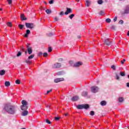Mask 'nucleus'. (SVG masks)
<instances>
[{"instance_id": "nucleus-17", "label": "nucleus", "mask_w": 129, "mask_h": 129, "mask_svg": "<svg viewBox=\"0 0 129 129\" xmlns=\"http://www.w3.org/2000/svg\"><path fill=\"white\" fill-rule=\"evenodd\" d=\"M21 108L22 110H27V109H28V106L22 105L21 106Z\"/></svg>"}, {"instance_id": "nucleus-1", "label": "nucleus", "mask_w": 129, "mask_h": 129, "mask_svg": "<svg viewBox=\"0 0 129 129\" xmlns=\"http://www.w3.org/2000/svg\"><path fill=\"white\" fill-rule=\"evenodd\" d=\"M4 110H6L9 114H15L17 111V107L15 106L6 105L4 108Z\"/></svg>"}, {"instance_id": "nucleus-16", "label": "nucleus", "mask_w": 129, "mask_h": 129, "mask_svg": "<svg viewBox=\"0 0 129 129\" xmlns=\"http://www.w3.org/2000/svg\"><path fill=\"white\" fill-rule=\"evenodd\" d=\"M22 104L24 106H28V102H27L26 100H23L22 101Z\"/></svg>"}, {"instance_id": "nucleus-45", "label": "nucleus", "mask_w": 129, "mask_h": 129, "mask_svg": "<svg viewBox=\"0 0 129 129\" xmlns=\"http://www.w3.org/2000/svg\"><path fill=\"white\" fill-rule=\"evenodd\" d=\"M111 29H112V30H114V29H115V26H114V25H111Z\"/></svg>"}, {"instance_id": "nucleus-39", "label": "nucleus", "mask_w": 129, "mask_h": 129, "mask_svg": "<svg viewBox=\"0 0 129 129\" xmlns=\"http://www.w3.org/2000/svg\"><path fill=\"white\" fill-rule=\"evenodd\" d=\"M15 82H16V84H20V83H21V82H20V80H17Z\"/></svg>"}, {"instance_id": "nucleus-51", "label": "nucleus", "mask_w": 129, "mask_h": 129, "mask_svg": "<svg viewBox=\"0 0 129 129\" xmlns=\"http://www.w3.org/2000/svg\"><path fill=\"white\" fill-rule=\"evenodd\" d=\"M42 55H43V52H39V53H38L39 56H42Z\"/></svg>"}, {"instance_id": "nucleus-23", "label": "nucleus", "mask_w": 129, "mask_h": 129, "mask_svg": "<svg viewBox=\"0 0 129 129\" xmlns=\"http://www.w3.org/2000/svg\"><path fill=\"white\" fill-rule=\"evenodd\" d=\"M46 14H47V15H50V14H51V13H52V11L49 9H47L45 11Z\"/></svg>"}, {"instance_id": "nucleus-19", "label": "nucleus", "mask_w": 129, "mask_h": 129, "mask_svg": "<svg viewBox=\"0 0 129 129\" xmlns=\"http://www.w3.org/2000/svg\"><path fill=\"white\" fill-rule=\"evenodd\" d=\"M100 104L101 105H102V106H104L105 105H106V101H105V100L102 101L100 102Z\"/></svg>"}, {"instance_id": "nucleus-6", "label": "nucleus", "mask_w": 129, "mask_h": 129, "mask_svg": "<svg viewBox=\"0 0 129 129\" xmlns=\"http://www.w3.org/2000/svg\"><path fill=\"white\" fill-rule=\"evenodd\" d=\"M26 46L27 48V51L29 55H31L32 53H33V49L32 47H30V44H26Z\"/></svg>"}, {"instance_id": "nucleus-62", "label": "nucleus", "mask_w": 129, "mask_h": 129, "mask_svg": "<svg viewBox=\"0 0 129 129\" xmlns=\"http://www.w3.org/2000/svg\"><path fill=\"white\" fill-rule=\"evenodd\" d=\"M65 115H66V116H67V115H68V114H67L66 113V114H65Z\"/></svg>"}, {"instance_id": "nucleus-14", "label": "nucleus", "mask_w": 129, "mask_h": 129, "mask_svg": "<svg viewBox=\"0 0 129 129\" xmlns=\"http://www.w3.org/2000/svg\"><path fill=\"white\" fill-rule=\"evenodd\" d=\"M81 65H82V63L80 61H79L74 64V67H79V66H81Z\"/></svg>"}, {"instance_id": "nucleus-3", "label": "nucleus", "mask_w": 129, "mask_h": 129, "mask_svg": "<svg viewBox=\"0 0 129 129\" xmlns=\"http://www.w3.org/2000/svg\"><path fill=\"white\" fill-rule=\"evenodd\" d=\"M25 26L27 29H30V30L35 28V25H34V23H26Z\"/></svg>"}, {"instance_id": "nucleus-48", "label": "nucleus", "mask_w": 129, "mask_h": 129, "mask_svg": "<svg viewBox=\"0 0 129 129\" xmlns=\"http://www.w3.org/2000/svg\"><path fill=\"white\" fill-rule=\"evenodd\" d=\"M51 91H52V89H50V90L47 91V92H46V94H48V93H50V92H51Z\"/></svg>"}, {"instance_id": "nucleus-2", "label": "nucleus", "mask_w": 129, "mask_h": 129, "mask_svg": "<svg viewBox=\"0 0 129 129\" xmlns=\"http://www.w3.org/2000/svg\"><path fill=\"white\" fill-rule=\"evenodd\" d=\"M78 109H88L89 108V105L88 104H81L77 106Z\"/></svg>"}, {"instance_id": "nucleus-32", "label": "nucleus", "mask_w": 129, "mask_h": 129, "mask_svg": "<svg viewBox=\"0 0 129 129\" xmlns=\"http://www.w3.org/2000/svg\"><path fill=\"white\" fill-rule=\"evenodd\" d=\"M20 56H22V52L21 51H19L17 54V57H20Z\"/></svg>"}, {"instance_id": "nucleus-25", "label": "nucleus", "mask_w": 129, "mask_h": 129, "mask_svg": "<svg viewBox=\"0 0 129 129\" xmlns=\"http://www.w3.org/2000/svg\"><path fill=\"white\" fill-rule=\"evenodd\" d=\"M19 28L20 29V30H22V29L25 27V25H22V24H19L18 25Z\"/></svg>"}, {"instance_id": "nucleus-15", "label": "nucleus", "mask_w": 129, "mask_h": 129, "mask_svg": "<svg viewBox=\"0 0 129 129\" xmlns=\"http://www.w3.org/2000/svg\"><path fill=\"white\" fill-rule=\"evenodd\" d=\"M28 113H29V112L25 110L22 112V115L23 116H26V115H28Z\"/></svg>"}, {"instance_id": "nucleus-13", "label": "nucleus", "mask_w": 129, "mask_h": 129, "mask_svg": "<svg viewBox=\"0 0 129 129\" xmlns=\"http://www.w3.org/2000/svg\"><path fill=\"white\" fill-rule=\"evenodd\" d=\"M20 18L22 20V21H26L27 20V18L25 17V14H22L20 16Z\"/></svg>"}, {"instance_id": "nucleus-26", "label": "nucleus", "mask_w": 129, "mask_h": 129, "mask_svg": "<svg viewBox=\"0 0 129 129\" xmlns=\"http://www.w3.org/2000/svg\"><path fill=\"white\" fill-rule=\"evenodd\" d=\"M34 57H35V55H34V54L31 55L28 57V59L31 60V59H33V58H34Z\"/></svg>"}, {"instance_id": "nucleus-60", "label": "nucleus", "mask_w": 129, "mask_h": 129, "mask_svg": "<svg viewBox=\"0 0 129 129\" xmlns=\"http://www.w3.org/2000/svg\"><path fill=\"white\" fill-rule=\"evenodd\" d=\"M78 39H80L81 36H78Z\"/></svg>"}, {"instance_id": "nucleus-24", "label": "nucleus", "mask_w": 129, "mask_h": 129, "mask_svg": "<svg viewBox=\"0 0 129 129\" xmlns=\"http://www.w3.org/2000/svg\"><path fill=\"white\" fill-rule=\"evenodd\" d=\"M86 7H89L90 6V2L89 1H87L86 2Z\"/></svg>"}, {"instance_id": "nucleus-50", "label": "nucleus", "mask_w": 129, "mask_h": 129, "mask_svg": "<svg viewBox=\"0 0 129 129\" xmlns=\"http://www.w3.org/2000/svg\"><path fill=\"white\" fill-rule=\"evenodd\" d=\"M63 61V58H60L58 59V62H62Z\"/></svg>"}, {"instance_id": "nucleus-8", "label": "nucleus", "mask_w": 129, "mask_h": 129, "mask_svg": "<svg viewBox=\"0 0 129 129\" xmlns=\"http://www.w3.org/2000/svg\"><path fill=\"white\" fill-rule=\"evenodd\" d=\"M104 42V44L107 45V46H110L111 45V41L108 39H106Z\"/></svg>"}, {"instance_id": "nucleus-12", "label": "nucleus", "mask_w": 129, "mask_h": 129, "mask_svg": "<svg viewBox=\"0 0 129 129\" xmlns=\"http://www.w3.org/2000/svg\"><path fill=\"white\" fill-rule=\"evenodd\" d=\"M77 100H79V97L77 96H74L72 98V101H77Z\"/></svg>"}, {"instance_id": "nucleus-40", "label": "nucleus", "mask_w": 129, "mask_h": 129, "mask_svg": "<svg viewBox=\"0 0 129 129\" xmlns=\"http://www.w3.org/2000/svg\"><path fill=\"white\" fill-rule=\"evenodd\" d=\"M53 3H54V0H50V1L49 2V4H50V5L53 4Z\"/></svg>"}, {"instance_id": "nucleus-54", "label": "nucleus", "mask_w": 129, "mask_h": 129, "mask_svg": "<svg viewBox=\"0 0 129 129\" xmlns=\"http://www.w3.org/2000/svg\"><path fill=\"white\" fill-rule=\"evenodd\" d=\"M59 15H60V16H63V15H64V12H61L60 13Z\"/></svg>"}, {"instance_id": "nucleus-34", "label": "nucleus", "mask_w": 129, "mask_h": 129, "mask_svg": "<svg viewBox=\"0 0 129 129\" xmlns=\"http://www.w3.org/2000/svg\"><path fill=\"white\" fill-rule=\"evenodd\" d=\"M26 62L27 63V64H31L32 63V61H31V60H30L29 59H27L26 60Z\"/></svg>"}, {"instance_id": "nucleus-18", "label": "nucleus", "mask_w": 129, "mask_h": 129, "mask_svg": "<svg viewBox=\"0 0 129 129\" xmlns=\"http://www.w3.org/2000/svg\"><path fill=\"white\" fill-rule=\"evenodd\" d=\"M6 74V71L4 70H2L0 71V75L3 76V75H5Z\"/></svg>"}, {"instance_id": "nucleus-56", "label": "nucleus", "mask_w": 129, "mask_h": 129, "mask_svg": "<svg viewBox=\"0 0 129 129\" xmlns=\"http://www.w3.org/2000/svg\"><path fill=\"white\" fill-rule=\"evenodd\" d=\"M46 108H49V109H50V105H46Z\"/></svg>"}, {"instance_id": "nucleus-42", "label": "nucleus", "mask_w": 129, "mask_h": 129, "mask_svg": "<svg viewBox=\"0 0 129 129\" xmlns=\"http://www.w3.org/2000/svg\"><path fill=\"white\" fill-rule=\"evenodd\" d=\"M124 62H125V59H123V60H121V64H124Z\"/></svg>"}, {"instance_id": "nucleus-33", "label": "nucleus", "mask_w": 129, "mask_h": 129, "mask_svg": "<svg viewBox=\"0 0 129 129\" xmlns=\"http://www.w3.org/2000/svg\"><path fill=\"white\" fill-rule=\"evenodd\" d=\"M111 22V20L109 18H107L106 19V23H110Z\"/></svg>"}, {"instance_id": "nucleus-53", "label": "nucleus", "mask_w": 129, "mask_h": 129, "mask_svg": "<svg viewBox=\"0 0 129 129\" xmlns=\"http://www.w3.org/2000/svg\"><path fill=\"white\" fill-rule=\"evenodd\" d=\"M55 120H59V119H60V118L58 117H55Z\"/></svg>"}, {"instance_id": "nucleus-35", "label": "nucleus", "mask_w": 129, "mask_h": 129, "mask_svg": "<svg viewBox=\"0 0 129 129\" xmlns=\"http://www.w3.org/2000/svg\"><path fill=\"white\" fill-rule=\"evenodd\" d=\"M99 15H100L101 16H103V15H104V11H101L99 13Z\"/></svg>"}, {"instance_id": "nucleus-10", "label": "nucleus", "mask_w": 129, "mask_h": 129, "mask_svg": "<svg viewBox=\"0 0 129 129\" xmlns=\"http://www.w3.org/2000/svg\"><path fill=\"white\" fill-rule=\"evenodd\" d=\"M67 10L64 13V15H69L71 13H72V10L71 8H66Z\"/></svg>"}, {"instance_id": "nucleus-5", "label": "nucleus", "mask_w": 129, "mask_h": 129, "mask_svg": "<svg viewBox=\"0 0 129 129\" xmlns=\"http://www.w3.org/2000/svg\"><path fill=\"white\" fill-rule=\"evenodd\" d=\"M91 91L93 93H96V92H98V90H99V88L96 86H93L91 88Z\"/></svg>"}, {"instance_id": "nucleus-59", "label": "nucleus", "mask_w": 129, "mask_h": 129, "mask_svg": "<svg viewBox=\"0 0 129 129\" xmlns=\"http://www.w3.org/2000/svg\"><path fill=\"white\" fill-rule=\"evenodd\" d=\"M127 36H129V31L127 32Z\"/></svg>"}, {"instance_id": "nucleus-57", "label": "nucleus", "mask_w": 129, "mask_h": 129, "mask_svg": "<svg viewBox=\"0 0 129 129\" xmlns=\"http://www.w3.org/2000/svg\"><path fill=\"white\" fill-rule=\"evenodd\" d=\"M54 20H55L56 21H58V18H57V17H55V18H54Z\"/></svg>"}, {"instance_id": "nucleus-37", "label": "nucleus", "mask_w": 129, "mask_h": 129, "mask_svg": "<svg viewBox=\"0 0 129 129\" xmlns=\"http://www.w3.org/2000/svg\"><path fill=\"white\" fill-rule=\"evenodd\" d=\"M53 35H54V33L50 32L49 34H47V35L48 36V37H52V36H53Z\"/></svg>"}, {"instance_id": "nucleus-58", "label": "nucleus", "mask_w": 129, "mask_h": 129, "mask_svg": "<svg viewBox=\"0 0 129 129\" xmlns=\"http://www.w3.org/2000/svg\"><path fill=\"white\" fill-rule=\"evenodd\" d=\"M126 86H127V87H129V83H127L126 84Z\"/></svg>"}, {"instance_id": "nucleus-7", "label": "nucleus", "mask_w": 129, "mask_h": 129, "mask_svg": "<svg viewBox=\"0 0 129 129\" xmlns=\"http://www.w3.org/2000/svg\"><path fill=\"white\" fill-rule=\"evenodd\" d=\"M127 14H129V5L126 6L125 8L124 9L123 14L125 15Z\"/></svg>"}, {"instance_id": "nucleus-64", "label": "nucleus", "mask_w": 129, "mask_h": 129, "mask_svg": "<svg viewBox=\"0 0 129 129\" xmlns=\"http://www.w3.org/2000/svg\"><path fill=\"white\" fill-rule=\"evenodd\" d=\"M128 78L129 79V75L127 76Z\"/></svg>"}, {"instance_id": "nucleus-29", "label": "nucleus", "mask_w": 129, "mask_h": 129, "mask_svg": "<svg viewBox=\"0 0 129 129\" xmlns=\"http://www.w3.org/2000/svg\"><path fill=\"white\" fill-rule=\"evenodd\" d=\"M118 101H119V102H122L123 101V98H122L121 97H119L118 98Z\"/></svg>"}, {"instance_id": "nucleus-47", "label": "nucleus", "mask_w": 129, "mask_h": 129, "mask_svg": "<svg viewBox=\"0 0 129 129\" xmlns=\"http://www.w3.org/2000/svg\"><path fill=\"white\" fill-rule=\"evenodd\" d=\"M91 115H94V112L93 111H91V113H90Z\"/></svg>"}, {"instance_id": "nucleus-9", "label": "nucleus", "mask_w": 129, "mask_h": 129, "mask_svg": "<svg viewBox=\"0 0 129 129\" xmlns=\"http://www.w3.org/2000/svg\"><path fill=\"white\" fill-rule=\"evenodd\" d=\"M61 81H64V78H57L54 79V82H55V83H58V82H61Z\"/></svg>"}, {"instance_id": "nucleus-31", "label": "nucleus", "mask_w": 129, "mask_h": 129, "mask_svg": "<svg viewBox=\"0 0 129 129\" xmlns=\"http://www.w3.org/2000/svg\"><path fill=\"white\" fill-rule=\"evenodd\" d=\"M103 3V1L102 0H98V5H102Z\"/></svg>"}, {"instance_id": "nucleus-30", "label": "nucleus", "mask_w": 129, "mask_h": 129, "mask_svg": "<svg viewBox=\"0 0 129 129\" xmlns=\"http://www.w3.org/2000/svg\"><path fill=\"white\" fill-rule=\"evenodd\" d=\"M115 78L116 79V80H119V76H118V74H115Z\"/></svg>"}, {"instance_id": "nucleus-4", "label": "nucleus", "mask_w": 129, "mask_h": 129, "mask_svg": "<svg viewBox=\"0 0 129 129\" xmlns=\"http://www.w3.org/2000/svg\"><path fill=\"white\" fill-rule=\"evenodd\" d=\"M61 65L60 62H56L52 65V68L54 69H59V68H61Z\"/></svg>"}, {"instance_id": "nucleus-63", "label": "nucleus", "mask_w": 129, "mask_h": 129, "mask_svg": "<svg viewBox=\"0 0 129 129\" xmlns=\"http://www.w3.org/2000/svg\"><path fill=\"white\" fill-rule=\"evenodd\" d=\"M25 54H27V51H26L25 52Z\"/></svg>"}, {"instance_id": "nucleus-27", "label": "nucleus", "mask_w": 129, "mask_h": 129, "mask_svg": "<svg viewBox=\"0 0 129 129\" xmlns=\"http://www.w3.org/2000/svg\"><path fill=\"white\" fill-rule=\"evenodd\" d=\"M120 76H122V77H123L125 76V74L124 73V72H120Z\"/></svg>"}, {"instance_id": "nucleus-38", "label": "nucleus", "mask_w": 129, "mask_h": 129, "mask_svg": "<svg viewBox=\"0 0 129 129\" xmlns=\"http://www.w3.org/2000/svg\"><path fill=\"white\" fill-rule=\"evenodd\" d=\"M7 26H8V27H12V22H8Z\"/></svg>"}, {"instance_id": "nucleus-61", "label": "nucleus", "mask_w": 129, "mask_h": 129, "mask_svg": "<svg viewBox=\"0 0 129 129\" xmlns=\"http://www.w3.org/2000/svg\"><path fill=\"white\" fill-rule=\"evenodd\" d=\"M0 11H3L2 8H0Z\"/></svg>"}, {"instance_id": "nucleus-36", "label": "nucleus", "mask_w": 129, "mask_h": 129, "mask_svg": "<svg viewBox=\"0 0 129 129\" xmlns=\"http://www.w3.org/2000/svg\"><path fill=\"white\" fill-rule=\"evenodd\" d=\"M45 121L48 124H51V121H50V120H49V119H46Z\"/></svg>"}, {"instance_id": "nucleus-52", "label": "nucleus", "mask_w": 129, "mask_h": 129, "mask_svg": "<svg viewBox=\"0 0 129 129\" xmlns=\"http://www.w3.org/2000/svg\"><path fill=\"white\" fill-rule=\"evenodd\" d=\"M8 2L9 5H11L12 4V0H8Z\"/></svg>"}, {"instance_id": "nucleus-21", "label": "nucleus", "mask_w": 129, "mask_h": 129, "mask_svg": "<svg viewBox=\"0 0 129 129\" xmlns=\"http://www.w3.org/2000/svg\"><path fill=\"white\" fill-rule=\"evenodd\" d=\"M88 94V93L87 92H83L82 93V96H84V97L87 96Z\"/></svg>"}, {"instance_id": "nucleus-44", "label": "nucleus", "mask_w": 129, "mask_h": 129, "mask_svg": "<svg viewBox=\"0 0 129 129\" xmlns=\"http://www.w3.org/2000/svg\"><path fill=\"white\" fill-rule=\"evenodd\" d=\"M119 24H120L121 25H122L123 24V20H120L119 21Z\"/></svg>"}, {"instance_id": "nucleus-49", "label": "nucleus", "mask_w": 129, "mask_h": 129, "mask_svg": "<svg viewBox=\"0 0 129 129\" xmlns=\"http://www.w3.org/2000/svg\"><path fill=\"white\" fill-rule=\"evenodd\" d=\"M117 20V17H115L114 19H113V21H114V22H116Z\"/></svg>"}, {"instance_id": "nucleus-43", "label": "nucleus", "mask_w": 129, "mask_h": 129, "mask_svg": "<svg viewBox=\"0 0 129 129\" xmlns=\"http://www.w3.org/2000/svg\"><path fill=\"white\" fill-rule=\"evenodd\" d=\"M111 68L113 70H115L116 69L115 66H112Z\"/></svg>"}, {"instance_id": "nucleus-55", "label": "nucleus", "mask_w": 129, "mask_h": 129, "mask_svg": "<svg viewBox=\"0 0 129 129\" xmlns=\"http://www.w3.org/2000/svg\"><path fill=\"white\" fill-rule=\"evenodd\" d=\"M21 49L23 51H25V48H24V47H23V46L21 47Z\"/></svg>"}, {"instance_id": "nucleus-41", "label": "nucleus", "mask_w": 129, "mask_h": 129, "mask_svg": "<svg viewBox=\"0 0 129 129\" xmlns=\"http://www.w3.org/2000/svg\"><path fill=\"white\" fill-rule=\"evenodd\" d=\"M44 57H47L48 56V53L47 52H45L43 53Z\"/></svg>"}, {"instance_id": "nucleus-46", "label": "nucleus", "mask_w": 129, "mask_h": 129, "mask_svg": "<svg viewBox=\"0 0 129 129\" xmlns=\"http://www.w3.org/2000/svg\"><path fill=\"white\" fill-rule=\"evenodd\" d=\"M48 52H52V48L51 47H49L48 48Z\"/></svg>"}, {"instance_id": "nucleus-22", "label": "nucleus", "mask_w": 129, "mask_h": 129, "mask_svg": "<svg viewBox=\"0 0 129 129\" xmlns=\"http://www.w3.org/2000/svg\"><path fill=\"white\" fill-rule=\"evenodd\" d=\"M64 74V72L63 71H60V72H58L57 73V75H63V74Z\"/></svg>"}, {"instance_id": "nucleus-11", "label": "nucleus", "mask_w": 129, "mask_h": 129, "mask_svg": "<svg viewBox=\"0 0 129 129\" xmlns=\"http://www.w3.org/2000/svg\"><path fill=\"white\" fill-rule=\"evenodd\" d=\"M30 34H31V31H30V30L29 29H27L26 32L24 35L25 38H28V37H29V35H30Z\"/></svg>"}, {"instance_id": "nucleus-28", "label": "nucleus", "mask_w": 129, "mask_h": 129, "mask_svg": "<svg viewBox=\"0 0 129 129\" xmlns=\"http://www.w3.org/2000/svg\"><path fill=\"white\" fill-rule=\"evenodd\" d=\"M75 16V14H71L69 16V17L70 18V19H71V20H72Z\"/></svg>"}, {"instance_id": "nucleus-20", "label": "nucleus", "mask_w": 129, "mask_h": 129, "mask_svg": "<svg viewBox=\"0 0 129 129\" xmlns=\"http://www.w3.org/2000/svg\"><path fill=\"white\" fill-rule=\"evenodd\" d=\"M5 85L6 86V87H9V86L11 85V83H10L9 81H6L5 83Z\"/></svg>"}]
</instances>
